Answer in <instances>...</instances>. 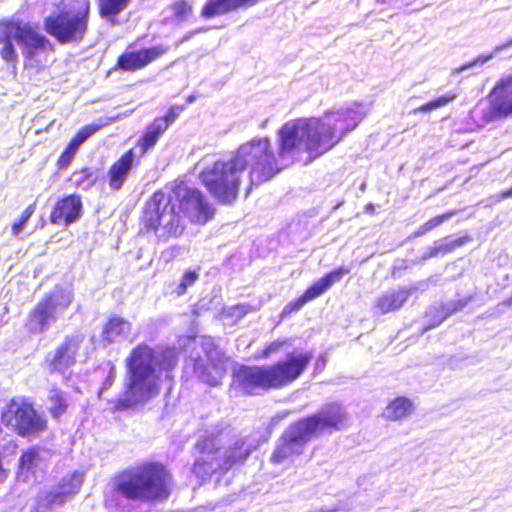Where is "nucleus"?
<instances>
[{
	"mask_svg": "<svg viewBox=\"0 0 512 512\" xmlns=\"http://www.w3.org/2000/svg\"><path fill=\"white\" fill-rule=\"evenodd\" d=\"M248 170L249 188L271 180L282 168L279 166L266 137L255 138L242 145L229 160H217L200 172V180L220 203L230 205L238 197L241 174Z\"/></svg>",
	"mask_w": 512,
	"mask_h": 512,
	"instance_id": "f257e3e1",
	"label": "nucleus"
},
{
	"mask_svg": "<svg viewBox=\"0 0 512 512\" xmlns=\"http://www.w3.org/2000/svg\"><path fill=\"white\" fill-rule=\"evenodd\" d=\"M369 106L353 102L346 107L327 111L321 118L296 119L286 122L278 132L281 158L295 152L319 157L337 145L366 116Z\"/></svg>",
	"mask_w": 512,
	"mask_h": 512,
	"instance_id": "f03ea898",
	"label": "nucleus"
},
{
	"mask_svg": "<svg viewBox=\"0 0 512 512\" xmlns=\"http://www.w3.org/2000/svg\"><path fill=\"white\" fill-rule=\"evenodd\" d=\"M213 214L214 209L200 190L180 183L169 192L156 191L146 203L142 221L159 236L177 237L185 229V217L204 224Z\"/></svg>",
	"mask_w": 512,
	"mask_h": 512,
	"instance_id": "7ed1b4c3",
	"label": "nucleus"
},
{
	"mask_svg": "<svg viewBox=\"0 0 512 512\" xmlns=\"http://www.w3.org/2000/svg\"><path fill=\"white\" fill-rule=\"evenodd\" d=\"M177 362L178 355L175 349L155 350L146 343L138 344L125 360V389L115 401L113 410L126 411L158 395L162 372L172 370Z\"/></svg>",
	"mask_w": 512,
	"mask_h": 512,
	"instance_id": "20e7f679",
	"label": "nucleus"
},
{
	"mask_svg": "<svg viewBox=\"0 0 512 512\" xmlns=\"http://www.w3.org/2000/svg\"><path fill=\"white\" fill-rule=\"evenodd\" d=\"M311 353H288L273 365H240L233 370V382L246 394L279 389L295 381L306 369Z\"/></svg>",
	"mask_w": 512,
	"mask_h": 512,
	"instance_id": "39448f33",
	"label": "nucleus"
},
{
	"mask_svg": "<svg viewBox=\"0 0 512 512\" xmlns=\"http://www.w3.org/2000/svg\"><path fill=\"white\" fill-rule=\"evenodd\" d=\"M344 418V408L340 404L332 403L317 413L296 421L283 432L279 444L271 455V461L282 464L287 460H293L303 452V447L308 441L325 430L338 429Z\"/></svg>",
	"mask_w": 512,
	"mask_h": 512,
	"instance_id": "423d86ee",
	"label": "nucleus"
},
{
	"mask_svg": "<svg viewBox=\"0 0 512 512\" xmlns=\"http://www.w3.org/2000/svg\"><path fill=\"white\" fill-rule=\"evenodd\" d=\"M200 456L193 465V472L205 479L218 471L226 472L236 464L243 463L251 453L243 439L232 442L231 429L223 427L210 432L197 444Z\"/></svg>",
	"mask_w": 512,
	"mask_h": 512,
	"instance_id": "0eeeda50",
	"label": "nucleus"
},
{
	"mask_svg": "<svg viewBox=\"0 0 512 512\" xmlns=\"http://www.w3.org/2000/svg\"><path fill=\"white\" fill-rule=\"evenodd\" d=\"M169 473L158 463H145L118 475L113 482L114 494L106 500L112 509L118 496L132 501H155L169 496Z\"/></svg>",
	"mask_w": 512,
	"mask_h": 512,
	"instance_id": "6e6552de",
	"label": "nucleus"
},
{
	"mask_svg": "<svg viewBox=\"0 0 512 512\" xmlns=\"http://www.w3.org/2000/svg\"><path fill=\"white\" fill-rule=\"evenodd\" d=\"M72 290L55 286L31 310L26 321V328L33 334L47 332L67 311L73 302Z\"/></svg>",
	"mask_w": 512,
	"mask_h": 512,
	"instance_id": "1a4fd4ad",
	"label": "nucleus"
},
{
	"mask_svg": "<svg viewBox=\"0 0 512 512\" xmlns=\"http://www.w3.org/2000/svg\"><path fill=\"white\" fill-rule=\"evenodd\" d=\"M2 423L20 436H37L47 428L46 419L23 398L12 399L2 411Z\"/></svg>",
	"mask_w": 512,
	"mask_h": 512,
	"instance_id": "9d476101",
	"label": "nucleus"
},
{
	"mask_svg": "<svg viewBox=\"0 0 512 512\" xmlns=\"http://www.w3.org/2000/svg\"><path fill=\"white\" fill-rule=\"evenodd\" d=\"M89 9V0H70L67 10L45 19L46 32H85Z\"/></svg>",
	"mask_w": 512,
	"mask_h": 512,
	"instance_id": "9b49d317",
	"label": "nucleus"
},
{
	"mask_svg": "<svg viewBox=\"0 0 512 512\" xmlns=\"http://www.w3.org/2000/svg\"><path fill=\"white\" fill-rule=\"evenodd\" d=\"M1 58L7 63H15L18 55L14 48L16 42L22 49L23 55L31 60L50 49V43L43 34H0Z\"/></svg>",
	"mask_w": 512,
	"mask_h": 512,
	"instance_id": "f8f14e48",
	"label": "nucleus"
},
{
	"mask_svg": "<svg viewBox=\"0 0 512 512\" xmlns=\"http://www.w3.org/2000/svg\"><path fill=\"white\" fill-rule=\"evenodd\" d=\"M82 333L67 335L57 348L48 353L46 363L51 373L65 374L76 363V355L84 342Z\"/></svg>",
	"mask_w": 512,
	"mask_h": 512,
	"instance_id": "ddd939ff",
	"label": "nucleus"
},
{
	"mask_svg": "<svg viewBox=\"0 0 512 512\" xmlns=\"http://www.w3.org/2000/svg\"><path fill=\"white\" fill-rule=\"evenodd\" d=\"M169 46L158 44L141 49H131L128 47L117 60L115 70L135 72L143 69L150 63L166 54Z\"/></svg>",
	"mask_w": 512,
	"mask_h": 512,
	"instance_id": "4468645a",
	"label": "nucleus"
},
{
	"mask_svg": "<svg viewBox=\"0 0 512 512\" xmlns=\"http://www.w3.org/2000/svg\"><path fill=\"white\" fill-rule=\"evenodd\" d=\"M350 269L340 266L315 281L299 298L290 302L283 309V313L299 310L305 303L325 293L334 283L339 282Z\"/></svg>",
	"mask_w": 512,
	"mask_h": 512,
	"instance_id": "2eb2a0df",
	"label": "nucleus"
},
{
	"mask_svg": "<svg viewBox=\"0 0 512 512\" xmlns=\"http://www.w3.org/2000/svg\"><path fill=\"white\" fill-rule=\"evenodd\" d=\"M82 207L80 196L68 195L56 203L50 215V221L53 224L69 226L81 217Z\"/></svg>",
	"mask_w": 512,
	"mask_h": 512,
	"instance_id": "dca6fc26",
	"label": "nucleus"
},
{
	"mask_svg": "<svg viewBox=\"0 0 512 512\" xmlns=\"http://www.w3.org/2000/svg\"><path fill=\"white\" fill-rule=\"evenodd\" d=\"M418 289L417 284L402 286L396 290H388L380 295L375 302V309L379 314H387L399 310L408 300L409 296Z\"/></svg>",
	"mask_w": 512,
	"mask_h": 512,
	"instance_id": "f3484780",
	"label": "nucleus"
},
{
	"mask_svg": "<svg viewBox=\"0 0 512 512\" xmlns=\"http://www.w3.org/2000/svg\"><path fill=\"white\" fill-rule=\"evenodd\" d=\"M137 164L138 161L132 149L124 153L108 171L109 187L116 191L120 190Z\"/></svg>",
	"mask_w": 512,
	"mask_h": 512,
	"instance_id": "a211bd4d",
	"label": "nucleus"
},
{
	"mask_svg": "<svg viewBox=\"0 0 512 512\" xmlns=\"http://www.w3.org/2000/svg\"><path fill=\"white\" fill-rule=\"evenodd\" d=\"M83 481V473L79 471H75L72 474L63 477L60 484L47 493V503L50 505L63 504L70 496L76 494L80 490Z\"/></svg>",
	"mask_w": 512,
	"mask_h": 512,
	"instance_id": "6ab92c4d",
	"label": "nucleus"
},
{
	"mask_svg": "<svg viewBox=\"0 0 512 512\" xmlns=\"http://www.w3.org/2000/svg\"><path fill=\"white\" fill-rule=\"evenodd\" d=\"M260 0H207L201 10L204 18L229 13L240 8H248L256 5Z\"/></svg>",
	"mask_w": 512,
	"mask_h": 512,
	"instance_id": "aec40b11",
	"label": "nucleus"
},
{
	"mask_svg": "<svg viewBox=\"0 0 512 512\" xmlns=\"http://www.w3.org/2000/svg\"><path fill=\"white\" fill-rule=\"evenodd\" d=\"M491 102L496 116L512 115V79L502 81L494 88Z\"/></svg>",
	"mask_w": 512,
	"mask_h": 512,
	"instance_id": "412c9836",
	"label": "nucleus"
},
{
	"mask_svg": "<svg viewBox=\"0 0 512 512\" xmlns=\"http://www.w3.org/2000/svg\"><path fill=\"white\" fill-rule=\"evenodd\" d=\"M131 323L122 317L113 316L106 323L102 337L107 343L122 341L128 338L131 332Z\"/></svg>",
	"mask_w": 512,
	"mask_h": 512,
	"instance_id": "4be33fe9",
	"label": "nucleus"
},
{
	"mask_svg": "<svg viewBox=\"0 0 512 512\" xmlns=\"http://www.w3.org/2000/svg\"><path fill=\"white\" fill-rule=\"evenodd\" d=\"M466 242V237L455 238L453 236H447L439 239L433 243L432 247L427 249V251L422 256V260H427L450 253L456 248L463 246Z\"/></svg>",
	"mask_w": 512,
	"mask_h": 512,
	"instance_id": "5701e85b",
	"label": "nucleus"
},
{
	"mask_svg": "<svg viewBox=\"0 0 512 512\" xmlns=\"http://www.w3.org/2000/svg\"><path fill=\"white\" fill-rule=\"evenodd\" d=\"M467 304V300L448 301L440 305V307H432L427 313L431 316L433 312L436 314L432 317V322L428 328H433L441 324L446 318L463 309Z\"/></svg>",
	"mask_w": 512,
	"mask_h": 512,
	"instance_id": "b1692460",
	"label": "nucleus"
},
{
	"mask_svg": "<svg viewBox=\"0 0 512 512\" xmlns=\"http://www.w3.org/2000/svg\"><path fill=\"white\" fill-rule=\"evenodd\" d=\"M167 130L166 123L163 120L156 118L147 128L143 136L139 140L141 153H146L152 148L159 137Z\"/></svg>",
	"mask_w": 512,
	"mask_h": 512,
	"instance_id": "393cba45",
	"label": "nucleus"
},
{
	"mask_svg": "<svg viewBox=\"0 0 512 512\" xmlns=\"http://www.w3.org/2000/svg\"><path fill=\"white\" fill-rule=\"evenodd\" d=\"M412 411V402L406 397H398L386 407L384 416L392 421L408 416Z\"/></svg>",
	"mask_w": 512,
	"mask_h": 512,
	"instance_id": "a878e982",
	"label": "nucleus"
},
{
	"mask_svg": "<svg viewBox=\"0 0 512 512\" xmlns=\"http://www.w3.org/2000/svg\"><path fill=\"white\" fill-rule=\"evenodd\" d=\"M97 178L96 171L91 168H83L72 174L71 181L77 188L87 191L94 186Z\"/></svg>",
	"mask_w": 512,
	"mask_h": 512,
	"instance_id": "bb28decb",
	"label": "nucleus"
},
{
	"mask_svg": "<svg viewBox=\"0 0 512 512\" xmlns=\"http://www.w3.org/2000/svg\"><path fill=\"white\" fill-rule=\"evenodd\" d=\"M130 0H98V11L102 17L111 18L122 12Z\"/></svg>",
	"mask_w": 512,
	"mask_h": 512,
	"instance_id": "cd10ccee",
	"label": "nucleus"
},
{
	"mask_svg": "<svg viewBox=\"0 0 512 512\" xmlns=\"http://www.w3.org/2000/svg\"><path fill=\"white\" fill-rule=\"evenodd\" d=\"M49 401L51 403L50 412L53 417L58 418L66 411L67 402L61 390L52 388L49 392Z\"/></svg>",
	"mask_w": 512,
	"mask_h": 512,
	"instance_id": "c85d7f7f",
	"label": "nucleus"
},
{
	"mask_svg": "<svg viewBox=\"0 0 512 512\" xmlns=\"http://www.w3.org/2000/svg\"><path fill=\"white\" fill-rule=\"evenodd\" d=\"M96 372L106 374L98 392L100 397L104 391L108 390L113 385L116 377V367L111 361H106L97 368Z\"/></svg>",
	"mask_w": 512,
	"mask_h": 512,
	"instance_id": "c756f323",
	"label": "nucleus"
},
{
	"mask_svg": "<svg viewBox=\"0 0 512 512\" xmlns=\"http://www.w3.org/2000/svg\"><path fill=\"white\" fill-rule=\"evenodd\" d=\"M98 125H86L84 126L69 142L68 146L71 150L77 153L80 146L95 132L99 130Z\"/></svg>",
	"mask_w": 512,
	"mask_h": 512,
	"instance_id": "7c9ffc66",
	"label": "nucleus"
},
{
	"mask_svg": "<svg viewBox=\"0 0 512 512\" xmlns=\"http://www.w3.org/2000/svg\"><path fill=\"white\" fill-rule=\"evenodd\" d=\"M98 125H86L84 126L69 142L68 146L71 150L77 153L80 146L95 132L99 130Z\"/></svg>",
	"mask_w": 512,
	"mask_h": 512,
	"instance_id": "2f4dec72",
	"label": "nucleus"
},
{
	"mask_svg": "<svg viewBox=\"0 0 512 512\" xmlns=\"http://www.w3.org/2000/svg\"><path fill=\"white\" fill-rule=\"evenodd\" d=\"M456 96H457L456 93L450 91V92H448V93H446L428 103L423 104L418 109H416L415 112L420 111L423 113H427L432 110L438 109L440 107L447 105L451 101H453L456 98Z\"/></svg>",
	"mask_w": 512,
	"mask_h": 512,
	"instance_id": "473e14b6",
	"label": "nucleus"
},
{
	"mask_svg": "<svg viewBox=\"0 0 512 512\" xmlns=\"http://www.w3.org/2000/svg\"><path fill=\"white\" fill-rule=\"evenodd\" d=\"M39 455L35 449L25 451L19 459V473L31 471L38 463Z\"/></svg>",
	"mask_w": 512,
	"mask_h": 512,
	"instance_id": "72a5a7b5",
	"label": "nucleus"
},
{
	"mask_svg": "<svg viewBox=\"0 0 512 512\" xmlns=\"http://www.w3.org/2000/svg\"><path fill=\"white\" fill-rule=\"evenodd\" d=\"M491 58H492V54H489L486 56H478L474 60L469 61V62L459 66L458 68H455L453 70V73L460 74V73L468 72L469 70H474L476 68H480Z\"/></svg>",
	"mask_w": 512,
	"mask_h": 512,
	"instance_id": "f704fd0d",
	"label": "nucleus"
},
{
	"mask_svg": "<svg viewBox=\"0 0 512 512\" xmlns=\"http://www.w3.org/2000/svg\"><path fill=\"white\" fill-rule=\"evenodd\" d=\"M174 15L184 19L192 13V5L187 0H177L171 4Z\"/></svg>",
	"mask_w": 512,
	"mask_h": 512,
	"instance_id": "c9c22d12",
	"label": "nucleus"
},
{
	"mask_svg": "<svg viewBox=\"0 0 512 512\" xmlns=\"http://www.w3.org/2000/svg\"><path fill=\"white\" fill-rule=\"evenodd\" d=\"M35 211V204L29 205L21 214V217L19 221L15 222L12 226V231L14 235H18L22 232L24 229V226L28 222V220L31 218Z\"/></svg>",
	"mask_w": 512,
	"mask_h": 512,
	"instance_id": "e433bc0d",
	"label": "nucleus"
},
{
	"mask_svg": "<svg viewBox=\"0 0 512 512\" xmlns=\"http://www.w3.org/2000/svg\"><path fill=\"white\" fill-rule=\"evenodd\" d=\"M0 28L4 30V32H33V28L30 26L22 25L19 21L14 20H2L0 21Z\"/></svg>",
	"mask_w": 512,
	"mask_h": 512,
	"instance_id": "4c0bfd02",
	"label": "nucleus"
},
{
	"mask_svg": "<svg viewBox=\"0 0 512 512\" xmlns=\"http://www.w3.org/2000/svg\"><path fill=\"white\" fill-rule=\"evenodd\" d=\"M198 279V273L196 271H186L182 276L181 282L177 287L178 295H182L186 292L187 288L195 283Z\"/></svg>",
	"mask_w": 512,
	"mask_h": 512,
	"instance_id": "58836bf2",
	"label": "nucleus"
},
{
	"mask_svg": "<svg viewBox=\"0 0 512 512\" xmlns=\"http://www.w3.org/2000/svg\"><path fill=\"white\" fill-rule=\"evenodd\" d=\"M183 109L184 106H172L164 117H159L158 119L163 120L166 123V128L168 129V127L178 118Z\"/></svg>",
	"mask_w": 512,
	"mask_h": 512,
	"instance_id": "ea45409f",
	"label": "nucleus"
},
{
	"mask_svg": "<svg viewBox=\"0 0 512 512\" xmlns=\"http://www.w3.org/2000/svg\"><path fill=\"white\" fill-rule=\"evenodd\" d=\"M76 152L71 150L69 147H66L65 150L62 152L58 159V167L59 169H64L69 166L72 159L74 158Z\"/></svg>",
	"mask_w": 512,
	"mask_h": 512,
	"instance_id": "a19ab883",
	"label": "nucleus"
},
{
	"mask_svg": "<svg viewBox=\"0 0 512 512\" xmlns=\"http://www.w3.org/2000/svg\"><path fill=\"white\" fill-rule=\"evenodd\" d=\"M283 342L274 341L266 346V348L262 351V358H268L272 353L276 352L281 346Z\"/></svg>",
	"mask_w": 512,
	"mask_h": 512,
	"instance_id": "79ce46f5",
	"label": "nucleus"
},
{
	"mask_svg": "<svg viewBox=\"0 0 512 512\" xmlns=\"http://www.w3.org/2000/svg\"><path fill=\"white\" fill-rule=\"evenodd\" d=\"M199 378L204 382L207 383L210 386H217L219 384V380L217 377L211 375L210 373H206L205 371H202L199 374Z\"/></svg>",
	"mask_w": 512,
	"mask_h": 512,
	"instance_id": "37998d69",
	"label": "nucleus"
},
{
	"mask_svg": "<svg viewBox=\"0 0 512 512\" xmlns=\"http://www.w3.org/2000/svg\"><path fill=\"white\" fill-rule=\"evenodd\" d=\"M451 213L442 214L439 216H436L430 220H428L429 224H431V227L434 229L444 223L446 220H448L451 217Z\"/></svg>",
	"mask_w": 512,
	"mask_h": 512,
	"instance_id": "c03bdc74",
	"label": "nucleus"
},
{
	"mask_svg": "<svg viewBox=\"0 0 512 512\" xmlns=\"http://www.w3.org/2000/svg\"><path fill=\"white\" fill-rule=\"evenodd\" d=\"M60 43H68L78 39L79 34H52Z\"/></svg>",
	"mask_w": 512,
	"mask_h": 512,
	"instance_id": "a18cd8bd",
	"label": "nucleus"
},
{
	"mask_svg": "<svg viewBox=\"0 0 512 512\" xmlns=\"http://www.w3.org/2000/svg\"><path fill=\"white\" fill-rule=\"evenodd\" d=\"M502 51H507L510 54H512V39L509 40L508 42L500 45V46H497L495 48V52L498 54V53H501Z\"/></svg>",
	"mask_w": 512,
	"mask_h": 512,
	"instance_id": "49530a36",
	"label": "nucleus"
},
{
	"mask_svg": "<svg viewBox=\"0 0 512 512\" xmlns=\"http://www.w3.org/2000/svg\"><path fill=\"white\" fill-rule=\"evenodd\" d=\"M510 197H512V187L507 190H504L500 193L501 199H506V198H510Z\"/></svg>",
	"mask_w": 512,
	"mask_h": 512,
	"instance_id": "de8ad7c7",
	"label": "nucleus"
},
{
	"mask_svg": "<svg viewBox=\"0 0 512 512\" xmlns=\"http://www.w3.org/2000/svg\"><path fill=\"white\" fill-rule=\"evenodd\" d=\"M422 227V231H424L425 233L429 232L430 230H432L433 228L431 227V224H429V222H425L423 225H421Z\"/></svg>",
	"mask_w": 512,
	"mask_h": 512,
	"instance_id": "09e8293b",
	"label": "nucleus"
},
{
	"mask_svg": "<svg viewBox=\"0 0 512 512\" xmlns=\"http://www.w3.org/2000/svg\"><path fill=\"white\" fill-rule=\"evenodd\" d=\"M424 234H425V232L422 231V227L420 226L418 228V230L414 232V234L411 236V238H417V237H420V236H422Z\"/></svg>",
	"mask_w": 512,
	"mask_h": 512,
	"instance_id": "8fccbe9b",
	"label": "nucleus"
},
{
	"mask_svg": "<svg viewBox=\"0 0 512 512\" xmlns=\"http://www.w3.org/2000/svg\"><path fill=\"white\" fill-rule=\"evenodd\" d=\"M196 95L195 94H191L187 97V103L188 104H192L195 100H196Z\"/></svg>",
	"mask_w": 512,
	"mask_h": 512,
	"instance_id": "3c124183",
	"label": "nucleus"
},
{
	"mask_svg": "<svg viewBox=\"0 0 512 512\" xmlns=\"http://www.w3.org/2000/svg\"><path fill=\"white\" fill-rule=\"evenodd\" d=\"M235 310H237L239 312V314L246 313V310L244 309V307H241V306L236 307Z\"/></svg>",
	"mask_w": 512,
	"mask_h": 512,
	"instance_id": "603ef678",
	"label": "nucleus"
},
{
	"mask_svg": "<svg viewBox=\"0 0 512 512\" xmlns=\"http://www.w3.org/2000/svg\"><path fill=\"white\" fill-rule=\"evenodd\" d=\"M204 348L206 349V346L209 345V346H213V343L209 341V343H204Z\"/></svg>",
	"mask_w": 512,
	"mask_h": 512,
	"instance_id": "864d4df0",
	"label": "nucleus"
},
{
	"mask_svg": "<svg viewBox=\"0 0 512 512\" xmlns=\"http://www.w3.org/2000/svg\"><path fill=\"white\" fill-rule=\"evenodd\" d=\"M206 354L209 358H212V351H207Z\"/></svg>",
	"mask_w": 512,
	"mask_h": 512,
	"instance_id": "5fc2aeb1",
	"label": "nucleus"
}]
</instances>
